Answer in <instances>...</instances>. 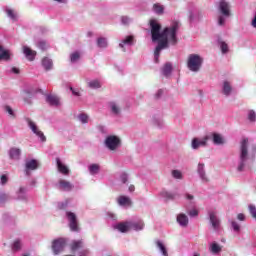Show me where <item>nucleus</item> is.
<instances>
[{
  "label": "nucleus",
  "instance_id": "1",
  "mask_svg": "<svg viewBox=\"0 0 256 256\" xmlns=\"http://www.w3.org/2000/svg\"><path fill=\"white\" fill-rule=\"evenodd\" d=\"M151 35L153 43H158L154 51V62L159 63V56L163 49L171 45L177 44V29H179V22H174L170 28H165L161 32V24L157 23L156 20L150 21Z\"/></svg>",
  "mask_w": 256,
  "mask_h": 256
},
{
  "label": "nucleus",
  "instance_id": "2",
  "mask_svg": "<svg viewBox=\"0 0 256 256\" xmlns=\"http://www.w3.org/2000/svg\"><path fill=\"white\" fill-rule=\"evenodd\" d=\"M249 139L242 138L240 142V161L237 167V171L239 173H243L245 171V165L247 164V159L249 158Z\"/></svg>",
  "mask_w": 256,
  "mask_h": 256
},
{
  "label": "nucleus",
  "instance_id": "3",
  "mask_svg": "<svg viewBox=\"0 0 256 256\" xmlns=\"http://www.w3.org/2000/svg\"><path fill=\"white\" fill-rule=\"evenodd\" d=\"M187 67L193 73H199L203 67V58L198 54H190L187 60Z\"/></svg>",
  "mask_w": 256,
  "mask_h": 256
},
{
  "label": "nucleus",
  "instance_id": "4",
  "mask_svg": "<svg viewBox=\"0 0 256 256\" xmlns=\"http://www.w3.org/2000/svg\"><path fill=\"white\" fill-rule=\"evenodd\" d=\"M218 10L221 13V16L218 18V25L223 27V25H225V17H229L231 15V5H229L227 0H219Z\"/></svg>",
  "mask_w": 256,
  "mask_h": 256
},
{
  "label": "nucleus",
  "instance_id": "5",
  "mask_svg": "<svg viewBox=\"0 0 256 256\" xmlns=\"http://www.w3.org/2000/svg\"><path fill=\"white\" fill-rule=\"evenodd\" d=\"M208 216L210 219V224L212 225L214 231H219V229H221V220L219 219V216H217V212L214 210H210L208 211Z\"/></svg>",
  "mask_w": 256,
  "mask_h": 256
},
{
  "label": "nucleus",
  "instance_id": "6",
  "mask_svg": "<svg viewBox=\"0 0 256 256\" xmlns=\"http://www.w3.org/2000/svg\"><path fill=\"white\" fill-rule=\"evenodd\" d=\"M27 124H28V127L31 129V131L34 133V135L39 137V139L42 141V143H45L47 141L45 134H43V132L41 130H39V128L37 127V124H35V122H33L31 119L28 118Z\"/></svg>",
  "mask_w": 256,
  "mask_h": 256
},
{
  "label": "nucleus",
  "instance_id": "7",
  "mask_svg": "<svg viewBox=\"0 0 256 256\" xmlns=\"http://www.w3.org/2000/svg\"><path fill=\"white\" fill-rule=\"evenodd\" d=\"M105 145L110 151H115L121 145V140L117 136H108L105 140Z\"/></svg>",
  "mask_w": 256,
  "mask_h": 256
},
{
  "label": "nucleus",
  "instance_id": "8",
  "mask_svg": "<svg viewBox=\"0 0 256 256\" xmlns=\"http://www.w3.org/2000/svg\"><path fill=\"white\" fill-rule=\"evenodd\" d=\"M66 241L63 238H59L53 241L52 250L54 255H59L65 249Z\"/></svg>",
  "mask_w": 256,
  "mask_h": 256
},
{
  "label": "nucleus",
  "instance_id": "9",
  "mask_svg": "<svg viewBox=\"0 0 256 256\" xmlns=\"http://www.w3.org/2000/svg\"><path fill=\"white\" fill-rule=\"evenodd\" d=\"M25 173L27 177L31 175V171H35L36 169H39V162L35 159L27 160L25 165Z\"/></svg>",
  "mask_w": 256,
  "mask_h": 256
},
{
  "label": "nucleus",
  "instance_id": "10",
  "mask_svg": "<svg viewBox=\"0 0 256 256\" xmlns=\"http://www.w3.org/2000/svg\"><path fill=\"white\" fill-rule=\"evenodd\" d=\"M68 221H69V227L71 231H79V226L77 225V216L73 212H67L66 213Z\"/></svg>",
  "mask_w": 256,
  "mask_h": 256
},
{
  "label": "nucleus",
  "instance_id": "11",
  "mask_svg": "<svg viewBox=\"0 0 256 256\" xmlns=\"http://www.w3.org/2000/svg\"><path fill=\"white\" fill-rule=\"evenodd\" d=\"M209 139H211V136H207V135L202 139L194 138L192 140V149H199V147H205Z\"/></svg>",
  "mask_w": 256,
  "mask_h": 256
},
{
  "label": "nucleus",
  "instance_id": "12",
  "mask_svg": "<svg viewBox=\"0 0 256 256\" xmlns=\"http://www.w3.org/2000/svg\"><path fill=\"white\" fill-rule=\"evenodd\" d=\"M197 173L203 183H208L209 178L207 177V172L205 171V164L199 162L197 166Z\"/></svg>",
  "mask_w": 256,
  "mask_h": 256
},
{
  "label": "nucleus",
  "instance_id": "13",
  "mask_svg": "<svg viewBox=\"0 0 256 256\" xmlns=\"http://www.w3.org/2000/svg\"><path fill=\"white\" fill-rule=\"evenodd\" d=\"M233 92V86L231 85V82L225 80L222 84V93L225 95V97H229L231 93Z\"/></svg>",
  "mask_w": 256,
  "mask_h": 256
},
{
  "label": "nucleus",
  "instance_id": "14",
  "mask_svg": "<svg viewBox=\"0 0 256 256\" xmlns=\"http://www.w3.org/2000/svg\"><path fill=\"white\" fill-rule=\"evenodd\" d=\"M58 188L61 191H71V189H73V184H71L69 181L61 179L58 182Z\"/></svg>",
  "mask_w": 256,
  "mask_h": 256
},
{
  "label": "nucleus",
  "instance_id": "15",
  "mask_svg": "<svg viewBox=\"0 0 256 256\" xmlns=\"http://www.w3.org/2000/svg\"><path fill=\"white\" fill-rule=\"evenodd\" d=\"M177 223L180 227H187V225H189V217L183 213L178 214Z\"/></svg>",
  "mask_w": 256,
  "mask_h": 256
},
{
  "label": "nucleus",
  "instance_id": "16",
  "mask_svg": "<svg viewBox=\"0 0 256 256\" xmlns=\"http://www.w3.org/2000/svg\"><path fill=\"white\" fill-rule=\"evenodd\" d=\"M23 53L29 61H33V59H35V55H37L36 51L32 50L31 48H29L27 46L23 47Z\"/></svg>",
  "mask_w": 256,
  "mask_h": 256
},
{
  "label": "nucleus",
  "instance_id": "17",
  "mask_svg": "<svg viewBox=\"0 0 256 256\" xmlns=\"http://www.w3.org/2000/svg\"><path fill=\"white\" fill-rule=\"evenodd\" d=\"M114 229H118L121 233H127L131 229L129 222H121L114 225Z\"/></svg>",
  "mask_w": 256,
  "mask_h": 256
},
{
  "label": "nucleus",
  "instance_id": "18",
  "mask_svg": "<svg viewBox=\"0 0 256 256\" xmlns=\"http://www.w3.org/2000/svg\"><path fill=\"white\" fill-rule=\"evenodd\" d=\"M130 229H133L134 231H141L145 227V224L143 223V220H138L135 222H129Z\"/></svg>",
  "mask_w": 256,
  "mask_h": 256
},
{
  "label": "nucleus",
  "instance_id": "19",
  "mask_svg": "<svg viewBox=\"0 0 256 256\" xmlns=\"http://www.w3.org/2000/svg\"><path fill=\"white\" fill-rule=\"evenodd\" d=\"M214 143V145H223L225 141L223 140V136L218 133H212L209 135Z\"/></svg>",
  "mask_w": 256,
  "mask_h": 256
},
{
  "label": "nucleus",
  "instance_id": "20",
  "mask_svg": "<svg viewBox=\"0 0 256 256\" xmlns=\"http://www.w3.org/2000/svg\"><path fill=\"white\" fill-rule=\"evenodd\" d=\"M56 163L58 171L62 173V175H69V168L65 164L61 163V159L57 158Z\"/></svg>",
  "mask_w": 256,
  "mask_h": 256
},
{
  "label": "nucleus",
  "instance_id": "21",
  "mask_svg": "<svg viewBox=\"0 0 256 256\" xmlns=\"http://www.w3.org/2000/svg\"><path fill=\"white\" fill-rule=\"evenodd\" d=\"M9 157L10 159H14L15 161L19 160V158L21 157V149L11 148L9 150Z\"/></svg>",
  "mask_w": 256,
  "mask_h": 256
},
{
  "label": "nucleus",
  "instance_id": "22",
  "mask_svg": "<svg viewBox=\"0 0 256 256\" xmlns=\"http://www.w3.org/2000/svg\"><path fill=\"white\" fill-rule=\"evenodd\" d=\"M118 204L121 207H131V198H129L127 196H120L118 198Z\"/></svg>",
  "mask_w": 256,
  "mask_h": 256
},
{
  "label": "nucleus",
  "instance_id": "23",
  "mask_svg": "<svg viewBox=\"0 0 256 256\" xmlns=\"http://www.w3.org/2000/svg\"><path fill=\"white\" fill-rule=\"evenodd\" d=\"M46 101L49 103V105L57 107L59 105V98L55 95H47Z\"/></svg>",
  "mask_w": 256,
  "mask_h": 256
},
{
  "label": "nucleus",
  "instance_id": "24",
  "mask_svg": "<svg viewBox=\"0 0 256 256\" xmlns=\"http://www.w3.org/2000/svg\"><path fill=\"white\" fill-rule=\"evenodd\" d=\"M10 57L9 50H3V46L0 45V61H9Z\"/></svg>",
  "mask_w": 256,
  "mask_h": 256
},
{
  "label": "nucleus",
  "instance_id": "25",
  "mask_svg": "<svg viewBox=\"0 0 256 256\" xmlns=\"http://www.w3.org/2000/svg\"><path fill=\"white\" fill-rule=\"evenodd\" d=\"M172 71H173V66L169 62L166 63L162 68V74L164 75V77H169Z\"/></svg>",
  "mask_w": 256,
  "mask_h": 256
},
{
  "label": "nucleus",
  "instance_id": "26",
  "mask_svg": "<svg viewBox=\"0 0 256 256\" xmlns=\"http://www.w3.org/2000/svg\"><path fill=\"white\" fill-rule=\"evenodd\" d=\"M210 251L214 255H218V253H221L222 247L217 242H212L210 244Z\"/></svg>",
  "mask_w": 256,
  "mask_h": 256
},
{
  "label": "nucleus",
  "instance_id": "27",
  "mask_svg": "<svg viewBox=\"0 0 256 256\" xmlns=\"http://www.w3.org/2000/svg\"><path fill=\"white\" fill-rule=\"evenodd\" d=\"M42 66L46 71H49L50 69H53V60L49 58H43L42 60Z\"/></svg>",
  "mask_w": 256,
  "mask_h": 256
},
{
  "label": "nucleus",
  "instance_id": "28",
  "mask_svg": "<svg viewBox=\"0 0 256 256\" xmlns=\"http://www.w3.org/2000/svg\"><path fill=\"white\" fill-rule=\"evenodd\" d=\"M157 248L159 249V251L162 253L163 256H169V253L167 252V247H165V244H163V242L161 241H157L156 242Z\"/></svg>",
  "mask_w": 256,
  "mask_h": 256
},
{
  "label": "nucleus",
  "instance_id": "29",
  "mask_svg": "<svg viewBox=\"0 0 256 256\" xmlns=\"http://www.w3.org/2000/svg\"><path fill=\"white\" fill-rule=\"evenodd\" d=\"M218 44L220 45V49L223 55H226V53H229V45L227 42L219 40Z\"/></svg>",
  "mask_w": 256,
  "mask_h": 256
},
{
  "label": "nucleus",
  "instance_id": "30",
  "mask_svg": "<svg viewBox=\"0 0 256 256\" xmlns=\"http://www.w3.org/2000/svg\"><path fill=\"white\" fill-rule=\"evenodd\" d=\"M89 173L91 175H97V173H99V170L101 169V167L99 166V164H91L89 167Z\"/></svg>",
  "mask_w": 256,
  "mask_h": 256
},
{
  "label": "nucleus",
  "instance_id": "31",
  "mask_svg": "<svg viewBox=\"0 0 256 256\" xmlns=\"http://www.w3.org/2000/svg\"><path fill=\"white\" fill-rule=\"evenodd\" d=\"M124 45H128L129 47H131V45H133V36L126 37L122 41V43L119 44V47H121V49H123Z\"/></svg>",
  "mask_w": 256,
  "mask_h": 256
},
{
  "label": "nucleus",
  "instance_id": "32",
  "mask_svg": "<svg viewBox=\"0 0 256 256\" xmlns=\"http://www.w3.org/2000/svg\"><path fill=\"white\" fill-rule=\"evenodd\" d=\"M88 87L90 89H101V82L99 80H91L88 82Z\"/></svg>",
  "mask_w": 256,
  "mask_h": 256
},
{
  "label": "nucleus",
  "instance_id": "33",
  "mask_svg": "<svg viewBox=\"0 0 256 256\" xmlns=\"http://www.w3.org/2000/svg\"><path fill=\"white\" fill-rule=\"evenodd\" d=\"M109 107L114 115H119V106L115 102H110Z\"/></svg>",
  "mask_w": 256,
  "mask_h": 256
},
{
  "label": "nucleus",
  "instance_id": "34",
  "mask_svg": "<svg viewBox=\"0 0 256 256\" xmlns=\"http://www.w3.org/2000/svg\"><path fill=\"white\" fill-rule=\"evenodd\" d=\"M97 45L101 49H104L105 47H107V38H103V37L98 38Z\"/></svg>",
  "mask_w": 256,
  "mask_h": 256
},
{
  "label": "nucleus",
  "instance_id": "35",
  "mask_svg": "<svg viewBox=\"0 0 256 256\" xmlns=\"http://www.w3.org/2000/svg\"><path fill=\"white\" fill-rule=\"evenodd\" d=\"M38 49H41L42 51H45L47 49V47H49V44H47L45 42V40H39L37 43H36Z\"/></svg>",
  "mask_w": 256,
  "mask_h": 256
},
{
  "label": "nucleus",
  "instance_id": "36",
  "mask_svg": "<svg viewBox=\"0 0 256 256\" xmlns=\"http://www.w3.org/2000/svg\"><path fill=\"white\" fill-rule=\"evenodd\" d=\"M248 120L250 121V123H255V121H256V112H255V110H249L248 111Z\"/></svg>",
  "mask_w": 256,
  "mask_h": 256
},
{
  "label": "nucleus",
  "instance_id": "37",
  "mask_svg": "<svg viewBox=\"0 0 256 256\" xmlns=\"http://www.w3.org/2000/svg\"><path fill=\"white\" fill-rule=\"evenodd\" d=\"M25 193H27V189H25L24 187H20L18 191V199H21V200L27 199V196H25Z\"/></svg>",
  "mask_w": 256,
  "mask_h": 256
},
{
  "label": "nucleus",
  "instance_id": "38",
  "mask_svg": "<svg viewBox=\"0 0 256 256\" xmlns=\"http://www.w3.org/2000/svg\"><path fill=\"white\" fill-rule=\"evenodd\" d=\"M231 227L235 233H239V231H241V225H239V223H237V221L232 220Z\"/></svg>",
  "mask_w": 256,
  "mask_h": 256
},
{
  "label": "nucleus",
  "instance_id": "39",
  "mask_svg": "<svg viewBox=\"0 0 256 256\" xmlns=\"http://www.w3.org/2000/svg\"><path fill=\"white\" fill-rule=\"evenodd\" d=\"M21 247H22L21 240H16L12 245V251H21Z\"/></svg>",
  "mask_w": 256,
  "mask_h": 256
},
{
  "label": "nucleus",
  "instance_id": "40",
  "mask_svg": "<svg viewBox=\"0 0 256 256\" xmlns=\"http://www.w3.org/2000/svg\"><path fill=\"white\" fill-rule=\"evenodd\" d=\"M81 57V55L79 54V52H74L70 55V61L71 63H76V61H79V58Z\"/></svg>",
  "mask_w": 256,
  "mask_h": 256
},
{
  "label": "nucleus",
  "instance_id": "41",
  "mask_svg": "<svg viewBox=\"0 0 256 256\" xmlns=\"http://www.w3.org/2000/svg\"><path fill=\"white\" fill-rule=\"evenodd\" d=\"M175 193L168 192V191H163L162 192V197H165V199H175Z\"/></svg>",
  "mask_w": 256,
  "mask_h": 256
},
{
  "label": "nucleus",
  "instance_id": "42",
  "mask_svg": "<svg viewBox=\"0 0 256 256\" xmlns=\"http://www.w3.org/2000/svg\"><path fill=\"white\" fill-rule=\"evenodd\" d=\"M78 119L82 123H89V116H87V114L82 113L78 115Z\"/></svg>",
  "mask_w": 256,
  "mask_h": 256
},
{
  "label": "nucleus",
  "instance_id": "43",
  "mask_svg": "<svg viewBox=\"0 0 256 256\" xmlns=\"http://www.w3.org/2000/svg\"><path fill=\"white\" fill-rule=\"evenodd\" d=\"M80 247H83L82 241H75L72 244V251H77V249H80Z\"/></svg>",
  "mask_w": 256,
  "mask_h": 256
},
{
  "label": "nucleus",
  "instance_id": "44",
  "mask_svg": "<svg viewBox=\"0 0 256 256\" xmlns=\"http://www.w3.org/2000/svg\"><path fill=\"white\" fill-rule=\"evenodd\" d=\"M172 177H174V179H183V174L179 170H173Z\"/></svg>",
  "mask_w": 256,
  "mask_h": 256
},
{
  "label": "nucleus",
  "instance_id": "45",
  "mask_svg": "<svg viewBox=\"0 0 256 256\" xmlns=\"http://www.w3.org/2000/svg\"><path fill=\"white\" fill-rule=\"evenodd\" d=\"M153 10H154L158 15H161V13H163V6H161V5H159V4H154Z\"/></svg>",
  "mask_w": 256,
  "mask_h": 256
},
{
  "label": "nucleus",
  "instance_id": "46",
  "mask_svg": "<svg viewBox=\"0 0 256 256\" xmlns=\"http://www.w3.org/2000/svg\"><path fill=\"white\" fill-rule=\"evenodd\" d=\"M6 13L8 17H10V19H13L14 21L17 19V15H15V12H13V10L7 9Z\"/></svg>",
  "mask_w": 256,
  "mask_h": 256
},
{
  "label": "nucleus",
  "instance_id": "47",
  "mask_svg": "<svg viewBox=\"0 0 256 256\" xmlns=\"http://www.w3.org/2000/svg\"><path fill=\"white\" fill-rule=\"evenodd\" d=\"M67 205H69V200L58 203V209H67Z\"/></svg>",
  "mask_w": 256,
  "mask_h": 256
},
{
  "label": "nucleus",
  "instance_id": "48",
  "mask_svg": "<svg viewBox=\"0 0 256 256\" xmlns=\"http://www.w3.org/2000/svg\"><path fill=\"white\" fill-rule=\"evenodd\" d=\"M128 179H129V176L127 175V173H122L121 175H120V181L122 182V183H127V181H128Z\"/></svg>",
  "mask_w": 256,
  "mask_h": 256
},
{
  "label": "nucleus",
  "instance_id": "49",
  "mask_svg": "<svg viewBox=\"0 0 256 256\" xmlns=\"http://www.w3.org/2000/svg\"><path fill=\"white\" fill-rule=\"evenodd\" d=\"M4 109H5L6 113L11 115V117H15V112L13 111V108H11V106H5Z\"/></svg>",
  "mask_w": 256,
  "mask_h": 256
},
{
  "label": "nucleus",
  "instance_id": "50",
  "mask_svg": "<svg viewBox=\"0 0 256 256\" xmlns=\"http://www.w3.org/2000/svg\"><path fill=\"white\" fill-rule=\"evenodd\" d=\"M188 215L190 217H197V215H199V211H197V209L188 210Z\"/></svg>",
  "mask_w": 256,
  "mask_h": 256
},
{
  "label": "nucleus",
  "instance_id": "51",
  "mask_svg": "<svg viewBox=\"0 0 256 256\" xmlns=\"http://www.w3.org/2000/svg\"><path fill=\"white\" fill-rule=\"evenodd\" d=\"M121 21H122V24L123 25H129L130 21H131V18L127 17V16H123L121 18Z\"/></svg>",
  "mask_w": 256,
  "mask_h": 256
},
{
  "label": "nucleus",
  "instance_id": "52",
  "mask_svg": "<svg viewBox=\"0 0 256 256\" xmlns=\"http://www.w3.org/2000/svg\"><path fill=\"white\" fill-rule=\"evenodd\" d=\"M7 199H8L7 194H1L0 195V204L5 203Z\"/></svg>",
  "mask_w": 256,
  "mask_h": 256
},
{
  "label": "nucleus",
  "instance_id": "53",
  "mask_svg": "<svg viewBox=\"0 0 256 256\" xmlns=\"http://www.w3.org/2000/svg\"><path fill=\"white\" fill-rule=\"evenodd\" d=\"M8 178L7 175H2L1 176V185H5V183H7Z\"/></svg>",
  "mask_w": 256,
  "mask_h": 256
},
{
  "label": "nucleus",
  "instance_id": "54",
  "mask_svg": "<svg viewBox=\"0 0 256 256\" xmlns=\"http://www.w3.org/2000/svg\"><path fill=\"white\" fill-rule=\"evenodd\" d=\"M161 95H163L162 89L158 90L157 93L155 94L156 99H159L161 97Z\"/></svg>",
  "mask_w": 256,
  "mask_h": 256
},
{
  "label": "nucleus",
  "instance_id": "55",
  "mask_svg": "<svg viewBox=\"0 0 256 256\" xmlns=\"http://www.w3.org/2000/svg\"><path fill=\"white\" fill-rule=\"evenodd\" d=\"M237 219L239 220V221H245V214H238V216H237Z\"/></svg>",
  "mask_w": 256,
  "mask_h": 256
},
{
  "label": "nucleus",
  "instance_id": "56",
  "mask_svg": "<svg viewBox=\"0 0 256 256\" xmlns=\"http://www.w3.org/2000/svg\"><path fill=\"white\" fill-rule=\"evenodd\" d=\"M70 91H72V93L76 96L79 97V91L75 90L73 87H70Z\"/></svg>",
  "mask_w": 256,
  "mask_h": 256
},
{
  "label": "nucleus",
  "instance_id": "57",
  "mask_svg": "<svg viewBox=\"0 0 256 256\" xmlns=\"http://www.w3.org/2000/svg\"><path fill=\"white\" fill-rule=\"evenodd\" d=\"M189 19H190V22L193 23V21H195V13L191 12Z\"/></svg>",
  "mask_w": 256,
  "mask_h": 256
},
{
  "label": "nucleus",
  "instance_id": "58",
  "mask_svg": "<svg viewBox=\"0 0 256 256\" xmlns=\"http://www.w3.org/2000/svg\"><path fill=\"white\" fill-rule=\"evenodd\" d=\"M186 199H187V201H193L194 196L191 194H186Z\"/></svg>",
  "mask_w": 256,
  "mask_h": 256
},
{
  "label": "nucleus",
  "instance_id": "59",
  "mask_svg": "<svg viewBox=\"0 0 256 256\" xmlns=\"http://www.w3.org/2000/svg\"><path fill=\"white\" fill-rule=\"evenodd\" d=\"M11 71H12V73H15L16 75L19 74V68L13 67Z\"/></svg>",
  "mask_w": 256,
  "mask_h": 256
},
{
  "label": "nucleus",
  "instance_id": "60",
  "mask_svg": "<svg viewBox=\"0 0 256 256\" xmlns=\"http://www.w3.org/2000/svg\"><path fill=\"white\" fill-rule=\"evenodd\" d=\"M129 191H130V193H133V191H135V186L130 185L129 186Z\"/></svg>",
  "mask_w": 256,
  "mask_h": 256
},
{
  "label": "nucleus",
  "instance_id": "61",
  "mask_svg": "<svg viewBox=\"0 0 256 256\" xmlns=\"http://www.w3.org/2000/svg\"><path fill=\"white\" fill-rule=\"evenodd\" d=\"M57 1V3H67V0H54Z\"/></svg>",
  "mask_w": 256,
  "mask_h": 256
},
{
  "label": "nucleus",
  "instance_id": "62",
  "mask_svg": "<svg viewBox=\"0 0 256 256\" xmlns=\"http://www.w3.org/2000/svg\"><path fill=\"white\" fill-rule=\"evenodd\" d=\"M163 125V122L159 121L158 127H161Z\"/></svg>",
  "mask_w": 256,
  "mask_h": 256
},
{
  "label": "nucleus",
  "instance_id": "63",
  "mask_svg": "<svg viewBox=\"0 0 256 256\" xmlns=\"http://www.w3.org/2000/svg\"><path fill=\"white\" fill-rule=\"evenodd\" d=\"M26 101V103H31L29 100H27V98L24 99Z\"/></svg>",
  "mask_w": 256,
  "mask_h": 256
},
{
  "label": "nucleus",
  "instance_id": "64",
  "mask_svg": "<svg viewBox=\"0 0 256 256\" xmlns=\"http://www.w3.org/2000/svg\"><path fill=\"white\" fill-rule=\"evenodd\" d=\"M193 256H200L199 254L195 253Z\"/></svg>",
  "mask_w": 256,
  "mask_h": 256
}]
</instances>
